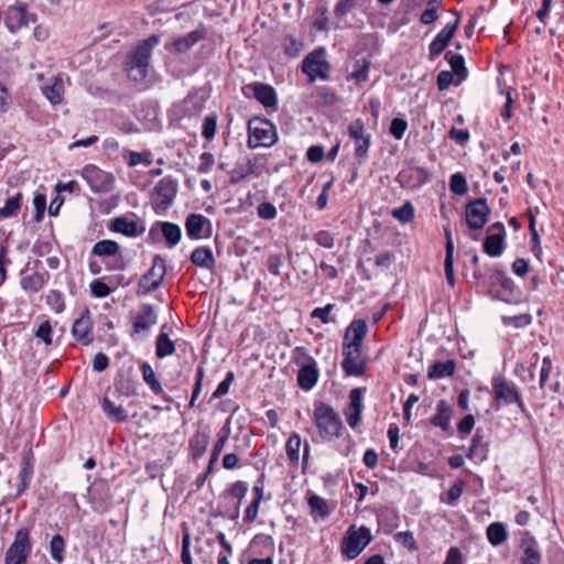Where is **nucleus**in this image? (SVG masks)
Instances as JSON below:
<instances>
[{
  "label": "nucleus",
  "mask_w": 564,
  "mask_h": 564,
  "mask_svg": "<svg viewBox=\"0 0 564 564\" xmlns=\"http://www.w3.org/2000/svg\"><path fill=\"white\" fill-rule=\"evenodd\" d=\"M314 239L319 246H322L324 248L330 249L334 247V238L330 235V232H328L326 230H321V231L316 232L314 236Z\"/></svg>",
  "instance_id": "nucleus-62"
},
{
  "label": "nucleus",
  "mask_w": 564,
  "mask_h": 564,
  "mask_svg": "<svg viewBox=\"0 0 564 564\" xmlns=\"http://www.w3.org/2000/svg\"><path fill=\"white\" fill-rule=\"evenodd\" d=\"M503 325L514 328H522L531 324L532 317L530 314H518L513 316L501 315Z\"/></svg>",
  "instance_id": "nucleus-45"
},
{
  "label": "nucleus",
  "mask_w": 564,
  "mask_h": 564,
  "mask_svg": "<svg viewBox=\"0 0 564 564\" xmlns=\"http://www.w3.org/2000/svg\"><path fill=\"white\" fill-rule=\"evenodd\" d=\"M505 69H508V67L502 65L500 68V75L497 78V85L499 88V95L505 99L503 108L500 111V116L505 120H508L511 117V106L513 104L512 94L514 93V89L510 83H513L514 80L512 75H510L509 78L505 76Z\"/></svg>",
  "instance_id": "nucleus-16"
},
{
  "label": "nucleus",
  "mask_w": 564,
  "mask_h": 564,
  "mask_svg": "<svg viewBox=\"0 0 564 564\" xmlns=\"http://www.w3.org/2000/svg\"><path fill=\"white\" fill-rule=\"evenodd\" d=\"M186 234L191 239H203L212 236L213 227L208 218L200 214H189L185 220Z\"/></svg>",
  "instance_id": "nucleus-14"
},
{
  "label": "nucleus",
  "mask_w": 564,
  "mask_h": 564,
  "mask_svg": "<svg viewBox=\"0 0 564 564\" xmlns=\"http://www.w3.org/2000/svg\"><path fill=\"white\" fill-rule=\"evenodd\" d=\"M140 310V314L133 322V333L135 334L149 330L151 326L158 323V316L151 304H142Z\"/></svg>",
  "instance_id": "nucleus-22"
},
{
  "label": "nucleus",
  "mask_w": 564,
  "mask_h": 564,
  "mask_svg": "<svg viewBox=\"0 0 564 564\" xmlns=\"http://www.w3.org/2000/svg\"><path fill=\"white\" fill-rule=\"evenodd\" d=\"M30 22V15L24 7H10L6 13V25L11 33Z\"/></svg>",
  "instance_id": "nucleus-23"
},
{
  "label": "nucleus",
  "mask_w": 564,
  "mask_h": 564,
  "mask_svg": "<svg viewBox=\"0 0 564 564\" xmlns=\"http://www.w3.org/2000/svg\"><path fill=\"white\" fill-rule=\"evenodd\" d=\"M372 541L370 529L362 525L357 528L355 524L350 525L340 544L341 553L349 560L356 558L362 550Z\"/></svg>",
  "instance_id": "nucleus-3"
},
{
  "label": "nucleus",
  "mask_w": 564,
  "mask_h": 564,
  "mask_svg": "<svg viewBox=\"0 0 564 564\" xmlns=\"http://www.w3.org/2000/svg\"><path fill=\"white\" fill-rule=\"evenodd\" d=\"M370 68V63L365 59L360 58L357 59L354 63V68L351 73L349 74V78L354 79L356 83H362L368 79V72Z\"/></svg>",
  "instance_id": "nucleus-42"
},
{
  "label": "nucleus",
  "mask_w": 564,
  "mask_h": 564,
  "mask_svg": "<svg viewBox=\"0 0 564 564\" xmlns=\"http://www.w3.org/2000/svg\"><path fill=\"white\" fill-rule=\"evenodd\" d=\"M443 564H463V555L460 550L456 546L449 547Z\"/></svg>",
  "instance_id": "nucleus-64"
},
{
  "label": "nucleus",
  "mask_w": 564,
  "mask_h": 564,
  "mask_svg": "<svg viewBox=\"0 0 564 564\" xmlns=\"http://www.w3.org/2000/svg\"><path fill=\"white\" fill-rule=\"evenodd\" d=\"M33 205L35 208L34 219L35 221H41L44 217L45 208H46V196L44 194H36L33 198Z\"/></svg>",
  "instance_id": "nucleus-55"
},
{
  "label": "nucleus",
  "mask_w": 564,
  "mask_h": 564,
  "mask_svg": "<svg viewBox=\"0 0 564 564\" xmlns=\"http://www.w3.org/2000/svg\"><path fill=\"white\" fill-rule=\"evenodd\" d=\"M311 514L314 519H325L329 516V508L325 499L317 495H312L307 499Z\"/></svg>",
  "instance_id": "nucleus-34"
},
{
  "label": "nucleus",
  "mask_w": 564,
  "mask_h": 564,
  "mask_svg": "<svg viewBox=\"0 0 564 564\" xmlns=\"http://www.w3.org/2000/svg\"><path fill=\"white\" fill-rule=\"evenodd\" d=\"M397 541L401 542L405 547L409 550H415L416 549V542L415 539L410 531L399 532L395 535Z\"/></svg>",
  "instance_id": "nucleus-63"
},
{
  "label": "nucleus",
  "mask_w": 564,
  "mask_h": 564,
  "mask_svg": "<svg viewBox=\"0 0 564 564\" xmlns=\"http://www.w3.org/2000/svg\"><path fill=\"white\" fill-rule=\"evenodd\" d=\"M189 546H191V535L189 533H185L182 539V552H181V560L183 564H193L192 556L189 553Z\"/></svg>",
  "instance_id": "nucleus-61"
},
{
  "label": "nucleus",
  "mask_w": 564,
  "mask_h": 564,
  "mask_svg": "<svg viewBox=\"0 0 564 564\" xmlns=\"http://www.w3.org/2000/svg\"><path fill=\"white\" fill-rule=\"evenodd\" d=\"M217 131V119L216 117H206L203 122L202 134L205 139L212 140Z\"/></svg>",
  "instance_id": "nucleus-54"
},
{
  "label": "nucleus",
  "mask_w": 564,
  "mask_h": 564,
  "mask_svg": "<svg viewBox=\"0 0 564 564\" xmlns=\"http://www.w3.org/2000/svg\"><path fill=\"white\" fill-rule=\"evenodd\" d=\"M258 216L262 219H273L276 216V208L273 204L264 202L257 208Z\"/></svg>",
  "instance_id": "nucleus-58"
},
{
  "label": "nucleus",
  "mask_w": 564,
  "mask_h": 564,
  "mask_svg": "<svg viewBox=\"0 0 564 564\" xmlns=\"http://www.w3.org/2000/svg\"><path fill=\"white\" fill-rule=\"evenodd\" d=\"M44 285V278L39 272L24 275L21 279V288L30 293H37Z\"/></svg>",
  "instance_id": "nucleus-38"
},
{
  "label": "nucleus",
  "mask_w": 564,
  "mask_h": 564,
  "mask_svg": "<svg viewBox=\"0 0 564 564\" xmlns=\"http://www.w3.org/2000/svg\"><path fill=\"white\" fill-rule=\"evenodd\" d=\"M303 48V43L297 41L294 36L288 35L283 40V50L290 57H296Z\"/></svg>",
  "instance_id": "nucleus-48"
},
{
  "label": "nucleus",
  "mask_w": 564,
  "mask_h": 564,
  "mask_svg": "<svg viewBox=\"0 0 564 564\" xmlns=\"http://www.w3.org/2000/svg\"><path fill=\"white\" fill-rule=\"evenodd\" d=\"M464 481L457 480L447 491L445 502L448 505H455L456 501L463 494L464 490Z\"/></svg>",
  "instance_id": "nucleus-52"
},
{
  "label": "nucleus",
  "mask_w": 564,
  "mask_h": 564,
  "mask_svg": "<svg viewBox=\"0 0 564 564\" xmlns=\"http://www.w3.org/2000/svg\"><path fill=\"white\" fill-rule=\"evenodd\" d=\"M165 274V261L160 254H155L152 267L139 281L137 293L139 295H145L155 291L161 285Z\"/></svg>",
  "instance_id": "nucleus-7"
},
{
  "label": "nucleus",
  "mask_w": 564,
  "mask_h": 564,
  "mask_svg": "<svg viewBox=\"0 0 564 564\" xmlns=\"http://www.w3.org/2000/svg\"><path fill=\"white\" fill-rule=\"evenodd\" d=\"M251 90L253 97L265 108H275L278 104L276 93L273 87L262 83H253L246 87Z\"/></svg>",
  "instance_id": "nucleus-20"
},
{
  "label": "nucleus",
  "mask_w": 564,
  "mask_h": 564,
  "mask_svg": "<svg viewBox=\"0 0 564 564\" xmlns=\"http://www.w3.org/2000/svg\"><path fill=\"white\" fill-rule=\"evenodd\" d=\"M101 406L105 414L116 422H124L128 419V414L124 408L121 405H116L108 398L102 400Z\"/></svg>",
  "instance_id": "nucleus-37"
},
{
  "label": "nucleus",
  "mask_w": 564,
  "mask_h": 564,
  "mask_svg": "<svg viewBox=\"0 0 564 564\" xmlns=\"http://www.w3.org/2000/svg\"><path fill=\"white\" fill-rule=\"evenodd\" d=\"M318 370L315 362L305 365L299 370L297 382L303 390H311L317 382Z\"/></svg>",
  "instance_id": "nucleus-27"
},
{
  "label": "nucleus",
  "mask_w": 564,
  "mask_h": 564,
  "mask_svg": "<svg viewBox=\"0 0 564 564\" xmlns=\"http://www.w3.org/2000/svg\"><path fill=\"white\" fill-rule=\"evenodd\" d=\"M459 25V17L452 23H447L434 37L429 46L430 59L434 61L446 48Z\"/></svg>",
  "instance_id": "nucleus-15"
},
{
  "label": "nucleus",
  "mask_w": 564,
  "mask_h": 564,
  "mask_svg": "<svg viewBox=\"0 0 564 564\" xmlns=\"http://www.w3.org/2000/svg\"><path fill=\"white\" fill-rule=\"evenodd\" d=\"M41 90L52 105L62 104L64 95V84L62 76H54L51 79V84L43 85Z\"/></svg>",
  "instance_id": "nucleus-26"
},
{
  "label": "nucleus",
  "mask_w": 564,
  "mask_h": 564,
  "mask_svg": "<svg viewBox=\"0 0 564 564\" xmlns=\"http://www.w3.org/2000/svg\"><path fill=\"white\" fill-rule=\"evenodd\" d=\"M156 225L161 227L162 235L169 247H174L180 242L182 230L178 225L169 221H159Z\"/></svg>",
  "instance_id": "nucleus-33"
},
{
  "label": "nucleus",
  "mask_w": 564,
  "mask_h": 564,
  "mask_svg": "<svg viewBox=\"0 0 564 564\" xmlns=\"http://www.w3.org/2000/svg\"><path fill=\"white\" fill-rule=\"evenodd\" d=\"M455 75L453 73H451L449 70H442L438 75H437V88L440 90H446L452 84L455 85L456 83V79H455Z\"/></svg>",
  "instance_id": "nucleus-57"
},
{
  "label": "nucleus",
  "mask_w": 564,
  "mask_h": 564,
  "mask_svg": "<svg viewBox=\"0 0 564 564\" xmlns=\"http://www.w3.org/2000/svg\"><path fill=\"white\" fill-rule=\"evenodd\" d=\"M229 434H230V431H229V429H226V427L221 429V431L218 433V440L215 443L212 454H210L209 464H208V473L213 470V466L218 460V457H219L225 444L228 441Z\"/></svg>",
  "instance_id": "nucleus-41"
},
{
  "label": "nucleus",
  "mask_w": 564,
  "mask_h": 564,
  "mask_svg": "<svg viewBox=\"0 0 564 564\" xmlns=\"http://www.w3.org/2000/svg\"><path fill=\"white\" fill-rule=\"evenodd\" d=\"M82 176L96 194L109 193L115 187L113 175L100 170L96 165H86L82 171Z\"/></svg>",
  "instance_id": "nucleus-9"
},
{
  "label": "nucleus",
  "mask_w": 564,
  "mask_h": 564,
  "mask_svg": "<svg viewBox=\"0 0 564 564\" xmlns=\"http://www.w3.org/2000/svg\"><path fill=\"white\" fill-rule=\"evenodd\" d=\"M358 3V0H338L334 8V14L337 18H343L351 12Z\"/></svg>",
  "instance_id": "nucleus-50"
},
{
  "label": "nucleus",
  "mask_w": 564,
  "mask_h": 564,
  "mask_svg": "<svg viewBox=\"0 0 564 564\" xmlns=\"http://www.w3.org/2000/svg\"><path fill=\"white\" fill-rule=\"evenodd\" d=\"M160 43L159 35H151L141 41L137 47L129 54L127 61V70L134 79H143L148 74V67L153 48Z\"/></svg>",
  "instance_id": "nucleus-1"
},
{
  "label": "nucleus",
  "mask_w": 564,
  "mask_h": 564,
  "mask_svg": "<svg viewBox=\"0 0 564 564\" xmlns=\"http://www.w3.org/2000/svg\"><path fill=\"white\" fill-rule=\"evenodd\" d=\"M314 422L318 434L323 440L332 441L339 436L343 423L334 409L325 403H321L314 410Z\"/></svg>",
  "instance_id": "nucleus-2"
},
{
  "label": "nucleus",
  "mask_w": 564,
  "mask_h": 564,
  "mask_svg": "<svg viewBox=\"0 0 564 564\" xmlns=\"http://www.w3.org/2000/svg\"><path fill=\"white\" fill-rule=\"evenodd\" d=\"M325 48L318 47L303 59L302 72L308 76L310 83L315 82L317 78L328 79L330 66L325 58Z\"/></svg>",
  "instance_id": "nucleus-6"
},
{
  "label": "nucleus",
  "mask_w": 564,
  "mask_h": 564,
  "mask_svg": "<svg viewBox=\"0 0 564 564\" xmlns=\"http://www.w3.org/2000/svg\"><path fill=\"white\" fill-rule=\"evenodd\" d=\"M348 135L355 143V156L365 159L371 144V135L366 132L361 119H356L349 124Z\"/></svg>",
  "instance_id": "nucleus-11"
},
{
  "label": "nucleus",
  "mask_w": 564,
  "mask_h": 564,
  "mask_svg": "<svg viewBox=\"0 0 564 564\" xmlns=\"http://www.w3.org/2000/svg\"><path fill=\"white\" fill-rule=\"evenodd\" d=\"M177 193V183L171 176L160 180L151 193V205L155 214H164L173 204Z\"/></svg>",
  "instance_id": "nucleus-5"
},
{
  "label": "nucleus",
  "mask_w": 564,
  "mask_h": 564,
  "mask_svg": "<svg viewBox=\"0 0 564 564\" xmlns=\"http://www.w3.org/2000/svg\"><path fill=\"white\" fill-rule=\"evenodd\" d=\"M247 491H248V485L240 480L234 482L229 489V494L234 498L238 499L239 505L241 503L242 499L245 498Z\"/></svg>",
  "instance_id": "nucleus-59"
},
{
  "label": "nucleus",
  "mask_w": 564,
  "mask_h": 564,
  "mask_svg": "<svg viewBox=\"0 0 564 564\" xmlns=\"http://www.w3.org/2000/svg\"><path fill=\"white\" fill-rule=\"evenodd\" d=\"M408 129V122L402 118H394L390 124V133L397 139L401 140Z\"/></svg>",
  "instance_id": "nucleus-51"
},
{
  "label": "nucleus",
  "mask_w": 564,
  "mask_h": 564,
  "mask_svg": "<svg viewBox=\"0 0 564 564\" xmlns=\"http://www.w3.org/2000/svg\"><path fill=\"white\" fill-rule=\"evenodd\" d=\"M215 163V158L209 152H204L199 156V165L197 171L199 173H208Z\"/></svg>",
  "instance_id": "nucleus-60"
},
{
  "label": "nucleus",
  "mask_w": 564,
  "mask_h": 564,
  "mask_svg": "<svg viewBox=\"0 0 564 564\" xmlns=\"http://www.w3.org/2000/svg\"><path fill=\"white\" fill-rule=\"evenodd\" d=\"M119 245L113 240H100L93 247V253L98 257H113V262L107 264L109 270H123L124 262L121 257H117Z\"/></svg>",
  "instance_id": "nucleus-19"
},
{
  "label": "nucleus",
  "mask_w": 564,
  "mask_h": 564,
  "mask_svg": "<svg viewBox=\"0 0 564 564\" xmlns=\"http://www.w3.org/2000/svg\"><path fill=\"white\" fill-rule=\"evenodd\" d=\"M449 189L456 195H464L468 191L466 177L462 173H455L451 177Z\"/></svg>",
  "instance_id": "nucleus-47"
},
{
  "label": "nucleus",
  "mask_w": 564,
  "mask_h": 564,
  "mask_svg": "<svg viewBox=\"0 0 564 564\" xmlns=\"http://www.w3.org/2000/svg\"><path fill=\"white\" fill-rule=\"evenodd\" d=\"M206 35L204 29H196L189 33L174 39L172 42L165 44V50L172 53H185L191 50L196 43L202 41Z\"/></svg>",
  "instance_id": "nucleus-18"
},
{
  "label": "nucleus",
  "mask_w": 564,
  "mask_h": 564,
  "mask_svg": "<svg viewBox=\"0 0 564 564\" xmlns=\"http://www.w3.org/2000/svg\"><path fill=\"white\" fill-rule=\"evenodd\" d=\"M31 552L30 531L21 528L17 531L14 541L6 552V564H26Z\"/></svg>",
  "instance_id": "nucleus-8"
},
{
  "label": "nucleus",
  "mask_w": 564,
  "mask_h": 564,
  "mask_svg": "<svg viewBox=\"0 0 564 564\" xmlns=\"http://www.w3.org/2000/svg\"><path fill=\"white\" fill-rule=\"evenodd\" d=\"M110 230L122 234L127 237H138L144 232V227L139 226L134 220H129L126 217L115 218L110 226Z\"/></svg>",
  "instance_id": "nucleus-24"
},
{
  "label": "nucleus",
  "mask_w": 564,
  "mask_h": 564,
  "mask_svg": "<svg viewBox=\"0 0 564 564\" xmlns=\"http://www.w3.org/2000/svg\"><path fill=\"white\" fill-rule=\"evenodd\" d=\"M496 409L505 404H514L519 411H523V403L520 399V394L513 383L505 380L496 379Z\"/></svg>",
  "instance_id": "nucleus-12"
},
{
  "label": "nucleus",
  "mask_w": 564,
  "mask_h": 564,
  "mask_svg": "<svg viewBox=\"0 0 564 564\" xmlns=\"http://www.w3.org/2000/svg\"><path fill=\"white\" fill-rule=\"evenodd\" d=\"M210 436L207 432H196L189 440V452L193 459L200 458L209 444Z\"/></svg>",
  "instance_id": "nucleus-30"
},
{
  "label": "nucleus",
  "mask_w": 564,
  "mask_h": 564,
  "mask_svg": "<svg viewBox=\"0 0 564 564\" xmlns=\"http://www.w3.org/2000/svg\"><path fill=\"white\" fill-rule=\"evenodd\" d=\"M391 215L400 223H410L414 217V208L411 202H405L400 208L392 210Z\"/></svg>",
  "instance_id": "nucleus-46"
},
{
  "label": "nucleus",
  "mask_w": 564,
  "mask_h": 564,
  "mask_svg": "<svg viewBox=\"0 0 564 564\" xmlns=\"http://www.w3.org/2000/svg\"><path fill=\"white\" fill-rule=\"evenodd\" d=\"M496 285H499V290H496V299L507 303H517L520 301L521 291L519 288L510 278L498 270H496Z\"/></svg>",
  "instance_id": "nucleus-17"
},
{
  "label": "nucleus",
  "mask_w": 564,
  "mask_h": 564,
  "mask_svg": "<svg viewBox=\"0 0 564 564\" xmlns=\"http://www.w3.org/2000/svg\"><path fill=\"white\" fill-rule=\"evenodd\" d=\"M445 58L448 61L451 65V73H453L456 76L455 85H459L467 77V69L465 67V59L463 55L455 54L452 51H448L445 54Z\"/></svg>",
  "instance_id": "nucleus-31"
},
{
  "label": "nucleus",
  "mask_w": 564,
  "mask_h": 564,
  "mask_svg": "<svg viewBox=\"0 0 564 564\" xmlns=\"http://www.w3.org/2000/svg\"><path fill=\"white\" fill-rule=\"evenodd\" d=\"M175 352V344L166 333H160L155 341V354L158 358H165Z\"/></svg>",
  "instance_id": "nucleus-36"
},
{
  "label": "nucleus",
  "mask_w": 564,
  "mask_h": 564,
  "mask_svg": "<svg viewBox=\"0 0 564 564\" xmlns=\"http://www.w3.org/2000/svg\"><path fill=\"white\" fill-rule=\"evenodd\" d=\"M302 445L301 436L297 433H292L286 442L285 452L290 462L296 465L300 460V449Z\"/></svg>",
  "instance_id": "nucleus-39"
},
{
  "label": "nucleus",
  "mask_w": 564,
  "mask_h": 564,
  "mask_svg": "<svg viewBox=\"0 0 564 564\" xmlns=\"http://www.w3.org/2000/svg\"><path fill=\"white\" fill-rule=\"evenodd\" d=\"M21 193L8 197L4 206L0 208V218L6 219L15 216L21 208Z\"/></svg>",
  "instance_id": "nucleus-40"
},
{
  "label": "nucleus",
  "mask_w": 564,
  "mask_h": 564,
  "mask_svg": "<svg viewBox=\"0 0 564 564\" xmlns=\"http://www.w3.org/2000/svg\"><path fill=\"white\" fill-rule=\"evenodd\" d=\"M490 208L485 198H478L466 206V223L470 229H480L487 223Z\"/></svg>",
  "instance_id": "nucleus-13"
},
{
  "label": "nucleus",
  "mask_w": 564,
  "mask_h": 564,
  "mask_svg": "<svg viewBox=\"0 0 564 564\" xmlns=\"http://www.w3.org/2000/svg\"><path fill=\"white\" fill-rule=\"evenodd\" d=\"M141 371H142L143 380L145 381L147 384L150 386L152 391L155 392L156 394L162 393V391H163L162 386L158 381L153 368L149 364L143 362L141 365Z\"/></svg>",
  "instance_id": "nucleus-43"
},
{
  "label": "nucleus",
  "mask_w": 564,
  "mask_h": 564,
  "mask_svg": "<svg viewBox=\"0 0 564 564\" xmlns=\"http://www.w3.org/2000/svg\"><path fill=\"white\" fill-rule=\"evenodd\" d=\"M341 368L347 376L359 377L366 371V360L361 356V347L343 345Z\"/></svg>",
  "instance_id": "nucleus-10"
},
{
  "label": "nucleus",
  "mask_w": 564,
  "mask_h": 564,
  "mask_svg": "<svg viewBox=\"0 0 564 564\" xmlns=\"http://www.w3.org/2000/svg\"><path fill=\"white\" fill-rule=\"evenodd\" d=\"M523 555L521 558L522 564H540L541 554L539 551L538 542L534 538L528 536L522 540Z\"/></svg>",
  "instance_id": "nucleus-29"
},
{
  "label": "nucleus",
  "mask_w": 564,
  "mask_h": 564,
  "mask_svg": "<svg viewBox=\"0 0 564 564\" xmlns=\"http://www.w3.org/2000/svg\"><path fill=\"white\" fill-rule=\"evenodd\" d=\"M191 261L193 264L206 269H212L215 265L213 251L207 247H197L194 249L191 254Z\"/></svg>",
  "instance_id": "nucleus-32"
},
{
  "label": "nucleus",
  "mask_w": 564,
  "mask_h": 564,
  "mask_svg": "<svg viewBox=\"0 0 564 564\" xmlns=\"http://www.w3.org/2000/svg\"><path fill=\"white\" fill-rule=\"evenodd\" d=\"M52 334H53V329H52V326H51V323L48 321H44L42 322L37 329L35 330L34 333V336L42 340L45 346H50L52 345Z\"/></svg>",
  "instance_id": "nucleus-49"
},
{
  "label": "nucleus",
  "mask_w": 564,
  "mask_h": 564,
  "mask_svg": "<svg viewBox=\"0 0 564 564\" xmlns=\"http://www.w3.org/2000/svg\"><path fill=\"white\" fill-rule=\"evenodd\" d=\"M436 414L431 419L434 426L448 431L453 408L445 400H440L436 408Z\"/></svg>",
  "instance_id": "nucleus-28"
},
{
  "label": "nucleus",
  "mask_w": 564,
  "mask_h": 564,
  "mask_svg": "<svg viewBox=\"0 0 564 564\" xmlns=\"http://www.w3.org/2000/svg\"><path fill=\"white\" fill-rule=\"evenodd\" d=\"M128 164L130 166H135L138 164H144V165L149 166L152 164V160H151L149 153L131 151L129 154Z\"/></svg>",
  "instance_id": "nucleus-56"
},
{
  "label": "nucleus",
  "mask_w": 564,
  "mask_h": 564,
  "mask_svg": "<svg viewBox=\"0 0 564 564\" xmlns=\"http://www.w3.org/2000/svg\"><path fill=\"white\" fill-rule=\"evenodd\" d=\"M91 319L89 313L86 312L79 318H77L72 327L73 336L82 341L84 345H88L91 341Z\"/></svg>",
  "instance_id": "nucleus-25"
},
{
  "label": "nucleus",
  "mask_w": 564,
  "mask_h": 564,
  "mask_svg": "<svg viewBox=\"0 0 564 564\" xmlns=\"http://www.w3.org/2000/svg\"><path fill=\"white\" fill-rule=\"evenodd\" d=\"M248 147L254 149L257 147L270 148L278 141L274 124L260 118H253L248 123Z\"/></svg>",
  "instance_id": "nucleus-4"
},
{
  "label": "nucleus",
  "mask_w": 564,
  "mask_h": 564,
  "mask_svg": "<svg viewBox=\"0 0 564 564\" xmlns=\"http://www.w3.org/2000/svg\"><path fill=\"white\" fill-rule=\"evenodd\" d=\"M90 292L95 297L102 299L111 293V289L101 280H94L90 283Z\"/></svg>",
  "instance_id": "nucleus-53"
},
{
  "label": "nucleus",
  "mask_w": 564,
  "mask_h": 564,
  "mask_svg": "<svg viewBox=\"0 0 564 564\" xmlns=\"http://www.w3.org/2000/svg\"><path fill=\"white\" fill-rule=\"evenodd\" d=\"M367 324L364 319H355L346 328L343 345H356L361 347L367 335Z\"/></svg>",
  "instance_id": "nucleus-21"
},
{
  "label": "nucleus",
  "mask_w": 564,
  "mask_h": 564,
  "mask_svg": "<svg viewBox=\"0 0 564 564\" xmlns=\"http://www.w3.org/2000/svg\"><path fill=\"white\" fill-rule=\"evenodd\" d=\"M455 370V362L453 360L434 362L427 372L430 379H441L452 376Z\"/></svg>",
  "instance_id": "nucleus-35"
},
{
  "label": "nucleus",
  "mask_w": 564,
  "mask_h": 564,
  "mask_svg": "<svg viewBox=\"0 0 564 564\" xmlns=\"http://www.w3.org/2000/svg\"><path fill=\"white\" fill-rule=\"evenodd\" d=\"M64 551H65V541L62 535L56 534L52 538L50 542V553L52 558L62 563L64 561Z\"/></svg>",
  "instance_id": "nucleus-44"
}]
</instances>
